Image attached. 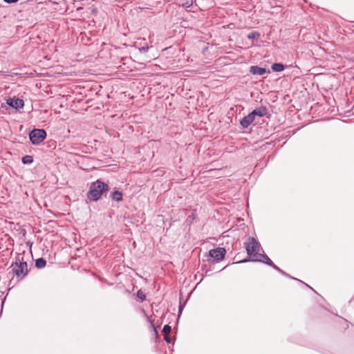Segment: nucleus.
I'll return each mask as SVG.
<instances>
[{"instance_id": "1", "label": "nucleus", "mask_w": 354, "mask_h": 354, "mask_svg": "<svg viewBox=\"0 0 354 354\" xmlns=\"http://www.w3.org/2000/svg\"><path fill=\"white\" fill-rule=\"evenodd\" d=\"M225 254L226 250L224 248L218 247L210 250L207 254L203 255L202 270L206 275H210L209 272L214 270L215 263L224 259Z\"/></svg>"}, {"instance_id": "2", "label": "nucleus", "mask_w": 354, "mask_h": 354, "mask_svg": "<svg viewBox=\"0 0 354 354\" xmlns=\"http://www.w3.org/2000/svg\"><path fill=\"white\" fill-rule=\"evenodd\" d=\"M246 252L248 255V257L246 259L239 261L237 262H234L233 264L235 263H243L248 261H252L253 258H256L259 254V251L261 247L260 243L254 237L249 236L247 239V241L244 243Z\"/></svg>"}, {"instance_id": "3", "label": "nucleus", "mask_w": 354, "mask_h": 354, "mask_svg": "<svg viewBox=\"0 0 354 354\" xmlns=\"http://www.w3.org/2000/svg\"><path fill=\"white\" fill-rule=\"evenodd\" d=\"M108 190V185L100 180L91 183L88 193V198L93 201H98L104 192Z\"/></svg>"}, {"instance_id": "4", "label": "nucleus", "mask_w": 354, "mask_h": 354, "mask_svg": "<svg viewBox=\"0 0 354 354\" xmlns=\"http://www.w3.org/2000/svg\"><path fill=\"white\" fill-rule=\"evenodd\" d=\"M11 268L12 272L19 279L24 278L28 274L27 263L23 261V257H21L20 254L17 256L16 261L12 263Z\"/></svg>"}, {"instance_id": "5", "label": "nucleus", "mask_w": 354, "mask_h": 354, "mask_svg": "<svg viewBox=\"0 0 354 354\" xmlns=\"http://www.w3.org/2000/svg\"><path fill=\"white\" fill-rule=\"evenodd\" d=\"M46 132L42 129H35L29 133V138L31 142L35 145H39L46 138Z\"/></svg>"}, {"instance_id": "6", "label": "nucleus", "mask_w": 354, "mask_h": 354, "mask_svg": "<svg viewBox=\"0 0 354 354\" xmlns=\"http://www.w3.org/2000/svg\"><path fill=\"white\" fill-rule=\"evenodd\" d=\"M6 103L8 106H10V107L15 109L17 110L19 109H22L24 106V102L22 99L15 98V97L8 98L6 100Z\"/></svg>"}, {"instance_id": "7", "label": "nucleus", "mask_w": 354, "mask_h": 354, "mask_svg": "<svg viewBox=\"0 0 354 354\" xmlns=\"http://www.w3.org/2000/svg\"><path fill=\"white\" fill-rule=\"evenodd\" d=\"M254 118L255 117L254 115H252V112H250L248 115L241 119L240 125L241 126L242 129H248L249 126L252 124Z\"/></svg>"}, {"instance_id": "8", "label": "nucleus", "mask_w": 354, "mask_h": 354, "mask_svg": "<svg viewBox=\"0 0 354 354\" xmlns=\"http://www.w3.org/2000/svg\"><path fill=\"white\" fill-rule=\"evenodd\" d=\"M250 73L252 75H263L266 73H270V71L259 66H252L250 67Z\"/></svg>"}, {"instance_id": "9", "label": "nucleus", "mask_w": 354, "mask_h": 354, "mask_svg": "<svg viewBox=\"0 0 354 354\" xmlns=\"http://www.w3.org/2000/svg\"><path fill=\"white\" fill-rule=\"evenodd\" d=\"M252 261L261 262L268 266L272 265V261L266 254H259L258 257L252 259Z\"/></svg>"}, {"instance_id": "10", "label": "nucleus", "mask_w": 354, "mask_h": 354, "mask_svg": "<svg viewBox=\"0 0 354 354\" xmlns=\"http://www.w3.org/2000/svg\"><path fill=\"white\" fill-rule=\"evenodd\" d=\"M252 112L254 117H263L268 114V109L264 106H261L254 109Z\"/></svg>"}, {"instance_id": "11", "label": "nucleus", "mask_w": 354, "mask_h": 354, "mask_svg": "<svg viewBox=\"0 0 354 354\" xmlns=\"http://www.w3.org/2000/svg\"><path fill=\"white\" fill-rule=\"evenodd\" d=\"M271 68L274 72H281L285 69V66L281 63H274L272 64Z\"/></svg>"}, {"instance_id": "12", "label": "nucleus", "mask_w": 354, "mask_h": 354, "mask_svg": "<svg viewBox=\"0 0 354 354\" xmlns=\"http://www.w3.org/2000/svg\"><path fill=\"white\" fill-rule=\"evenodd\" d=\"M111 198L113 200L120 202L122 200V194L119 191H114L111 193Z\"/></svg>"}, {"instance_id": "13", "label": "nucleus", "mask_w": 354, "mask_h": 354, "mask_svg": "<svg viewBox=\"0 0 354 354\" xmlns=\"http://www.w3.org/2000/svg\"><path fill=\"white\" fill-rule=\"evenodd\" d=\"M46 261L44 258H39L35 261V266L37 268L41 269L46 266Z\"/></svg>"}, {"instance_id": "14", "label": "nucleus", "mask_w": 354, "mask_h": 354, "mask_svg": "<svg viewBox=\"0 0 354 354\" xmlns=\"http://www.w3.org/2000/svg\"><path fill=\"white\" fill-rule=\"evenodd\" d=\"M33 162V158L31 156H25L22 158V162L24 164H31Z\"/></svg>"}, {"instance_id": "15", "label": "nucleus", "mask_w": 354, "mask_h": 354, "mask_svg": "<svg viewBox=\"0 0 354 354\" xmlns=\"http://www.w3.org/2000/svg\"><path fill=\"white\" fill-rule=\"evenodd\" d=\"M259 37L260 34L257 31H252L248 35V38L249 39H258Z\"/></svg>"}, {"instance_id": "16", "label": "nucleus", "mask_w": 354, "mask_h": 354, "mask_svg": "<svg viewBox=\"0 0 354 354\" xmlns=\"http://www.w3.org/2000/svg\"><path fill=\"white\" fill-rule=\"evenodd\" d=\"M162 332L165 335H168L171 332V326L168 324L164 326Z\"/></svg>"}, {"instance_id": "17", "label": "nucleus", "mask_w": 354, "mask_h": 354, "mask_svg": "<svg viewBox=\"0 0 354 354\" xmlns=\"http://www.w3.org/2000/svg\"><path fill=\"white\" fill-rule=\"evenodd\" d=\"M137 296L138 297L141 299L142 301L145 300V295L141 291V290H138L137 292Z\"/></svg>"}, {"instance_id": "18", "label": "nucleus", "mask_w": 354, "mask_h": 354, "mask_svg": "<svg viewBox=\"0 0 354 354\" xmlns=\"http://www.w3.org/2000/svg\"><path fill=\"white\" fill-rule=\"evenodd\" d=\"M270 267H272L273 269H274L275 270H277V272H282V270L279 268L277 266H276L274 263H272V266H270Z\"/></svg>"}, {"instance_id": "19", "label": "nucleus", "mask_w": 354, "mask_h": 354, "mask_svg": "<svg viewBox=\"0 0 354 354\" xmlns=\"http://www.w3.org/2000/svg\"><path fill=\"white\" fill-rule=\"evenodd\" d=\"M164 339H165L167 343H171V342H172L171 338L168 335H164Z\"/></svg>"}, {"instance_id": "20", "label": "nucleus", "mask_w": 354, "mask_h": 354, "mask_svg": "<svg viewBox=\"0 0 354 354\" xmlns=\"http://www.w3.org/2000/svg\"><path fill=\"white\" fill-rule=\"evenodd\" d=\"M148 50H149V46H146V47H145V46H143V47H142V48L140 49V50L141 52H144V53L147 52V51H148Z\"/></svg>"}, {"instance_id": "21", "label": "nucleus", "mask_w": 354, "mask_h": 354, "mask_svg": "<svg viewBox=\"0 0 354 354\" xmlns=\"http://www.w3.org/2000/svg\"><path fill=\"white\" fill-rule=\"evenodd\" d=\"M19 0H3L4 2L7 3H17Z\"/></svg>"}, {"instance_id": "22", "label": "nucleus", "mask_w": 354, "mask_h": 354, "mask_svg": "<svg viewBox=\"0 0 354 354\" xmlns=\"http://www.w3.org/2000/svg\"><path fill=\"white\" fill-rule=\"evenodd\" d=\"M281 274H282L283 275L286 276V277H288L290 278H291L292 277H290L288 274H287L286 272H284L283 270H282V272H279Z\"/></svg>"}, {"instance_id": "23", "label": "nucleus", "mask_w": 354, "mask_h": 354, "mask_svg": "<svg viewBox=\"0 0 354 354\" xmlns=\"http://www.w3.org/2000/svg\"><path fill=\"white\" fill-rule=\"evenodd\" d=\"M291 279H295V280H297V281H299L301 282V283L305 284V282L301 281V280H299V279H296V278H295V277H291Z\"/></svg>"}, {"instance_id": "24", "label": "nucleus", "mask_w": 354, "mask_h": 354, "mask_svg": "<svg viewBox=\"0 0 354 354\" xmlns=\"http://www.w3.org/2000/svg\"><path fill=\"white\" fill-rule=\"evenodd\" d=\"M291 279H295V280H297V281H299L301 282V283L305 284V282L301 281V280H299V279H296V278H295V277H291Z\"/></svg>"}, {"instance_id": "25", "label": "nucleus", "mask_w": 354, "mask_h": 354, "mask_svg": "<svg viewBox=\"0 0 354 354\" xmlns=\"http://www.w3.org/2000/svg\"><path fill=\"white\" fill-rule=\"evenodd\" d=\"M182 309H183V308H182V306H180L179 307V313H181Z\"/></svg>"}, {"instance_id": "26", "label": "nucleus", "mask_w": 354, "mask_h": 354, "mask_svg": "<svg viewBox=\"0 0 354 354\" xmlns=\"http://www.w3.org/2000/svg\"><path fill=\"white\" fill-rule=\"evenodd\" d=\"M153 328H154V331H155V333H157V330H156V328H155V327H153Z\"/></svg>"}, {"instance_id": "27", "label": "nucleus", "mask_w": 354, "mask_h": 354, "mask_svg": "<svg viewBox=\"0 0 354 354\" xmlns=\"http://www.w3.org/2000/svg\"><path fill=\"white\" fill-rule=\"evenodd\" d=\"M225 267L223 268L221 270H221H225ZM218 272H220V270H219Z\"/></svg>"}, {"instance_id": "28", "label": "nucleus", "mask_w": 354, "mask_h": 354, "mask_svg": "<svg viewBox=\"0 0 354 354\" xmlns=\"http://www.w3.org/2000/svg\"><path fill=\"white\" fill-rule=\"evenodd\" d=\"M202 281H203V278H201V279H200L201 283L202 282Z\"/></svg>"}, {"instance_id": "29", "label": "nucleus", "mask_w": 354, "mask_h": 354, "mask_svg": "<svg viewBox=\"0 0 354 354\" xmlns=\"http://www.w3.org/2000/svg\"><path fill=\"white\" fill-rule=\"evenodd\" d=\"M307 286H308V287L310 288V289H313L312 287L309 286L308 285H307Z\"/></svg>"}]
</instances>
